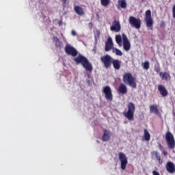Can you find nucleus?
<instances>
[{
  "mask_svg": "<svg viewBox=\"0 0 175 175\" xmlns=\"http://www.w3.org/2000/svg\"><path fill=\"white\" fill-rule=\"evenodd\" d=\"M142 66L143 69H144L145 70H148V69H150V62L146 61L145 62H142Z\"/></svg>",
  "mask_w": 175,
  "mask_h": 175,
  "instance_id": "nucleus-27",
  "label": "nucleus"
},
{
  "mask_svg": "<svg viewBox=\"0 0 175 175\" xmlns=\"http://www.w3.org/2000/svg\"><path fill=\"white\" fill-rule=\"evenodd\" d=\"M71 34L72 36H76L77 35V33H76V31L72 30Z\"/></svg>",
  "mask_w": 175,
  "mask_h": 175,
  "instance_id": "nucleus-33",
  "label": "nucleus"
},
{
  "mask_svg": "<svg viewBox=\"0 0 175 175\" xmlns=\"http://www.w3.org/2000/svg\"><path fill=\"white\" fill-rule=\"evenodd\" d=\"M166 170L170 174H174L175 173V165L172 161H168L165 165Z\"/></svg>",
  "mask_w": 175,
  "mask_h": 175,
  "instance_id": "nucleus-12",
  "label": "nucleus"
},
{
  "mask_svg": "<svg viewBox=\"0 0 175 175\" xmlns=\"http://www.w3.org/2000/svg\"><path fill=\"white\" fill-rule=\"evenodd\" d=\"M158 91L159 92H160L161 95L165 98V96H167V90H166V88H165L163 85H159L158 86Z\"/></svg>",
  "mask_w": 175,
  "mask_h": 175,
  "instance_id": "nucleus-15",
  "label": "nucleus"
},
{
  "mask_svg": "<svg viewBox=\"0 0 175 175\" xmlns=\"http://www.w3.org/2000/svg\"><path fill=\"white\" fill-rule=\"evenodd\" d=\"M96 142H97V143H100L99 140H96Z\"/></svg>",
  "mask_w": 175,
  "mask_h": 175,
  "instance_id": "nucleus-39",
  "label": "nucleus"
},
{
  "mask_svg": "<svg viewBox=\"0 0 175 175\" xmlns=\"http://www.w3.org/2000/svg\"><path fill=\"white\" fill-rule=\"evenodd\" d=\"M64 51L66 54L68 55H72V57H77V54H79V52L76 48L73 47L70 44H66V46L64 47Z\"/></svg>",
  "mask_w": 175,
  "mask_h": 175,
  "instance_id": "nucleus-5",
  "label": "nucleus"
},
{
  "mask_svg": "<svg viewBox=\"0 0 175 175\" xmlns=\"http://www.w3.org/2000/svg\"><path fill=\"white\" fill-rule=\"evenodd\" d=\"M111 64L116 70H120V69H121V61L118 59H113Z\"/></svg>",
  "mask_w": 175,
  "mask_h": 175,
  "instance_id": "nucleus-17",
  "label": "nucleus"
},
{
  "mask_svg": "<svg viewBox=\"0 0 175 175\" xmlns=\"http://www.w3.org/2000/svg\"><path fill=\"white\" fill-rule=\"evenodd\" d=\"M161 152H162V153L163 154V155H164L165 157H166V155H167V152H166V151L165 150V149H164L163 150H161Z\"/></svg>",
  "mask_w": 175,
  "mask_h": 175,
  "instance_id": "nucleus-34",
  "label": "nucleus"
},
{
  "mask_svg": "<svg viewBox=\"0 0 175 175\" xmlns=\"http://www.w3.org/2000/svg\"><path fill=\"white\" fill-rule=\"evenodd\" d=\"M145 23L146 24V27L152 30V27L154 25V21H152V18H145Z\"/></svg>",
  "mask_w": 175,
  "mask_h": 175,
  "instance_id": "nucleus-19",
  "label": "nucleus"
},
{
  "mask_svg": "<svg viewBox=\"0 0 175 175\" xmlns=\"http://www.w3.org/2000/svg\"><path fill=\"white\" fill-rule=\"evenodd\" d=\"M110 3V0H101V5L103 6H107Z\"/></svg>",
  "mask_w": 175,
  "mask_h": 175,
  "instance_id": "nucleus-29",
  "label": "nucleus"
},
{
  "mask_svg": "<svg viewBox=\"0 0 175 175\" xmlns=\"http://www.w3.org/2000/svg\"><path fill=\"white\" fill-rule=\"evenodd\" d=\"M127 109H128L127 111L123 112V116L124 117L127 118L129 121H133V119H134L133 117L135 116V103L132 102L129 103L128 104Z\"/></svg>",
  "mask_w": 175,
  "mask_h": 175,
  "instance_id": "nucleus-2",
  "label": "nucleus"
},
{
  "mask_svg": "<svg viewBox=\"0 0 175 175\" xmlns=\"http://www.w3.org/2000/svg\"><path fill=\"white\" fill-rule=\"evenodd\" d=\"M144 139L146 142H150V139H151V135H150V133L147 129L144 130Z\"/></svg>",
  "mask_w": 175,
  "mask_h": 175,
  "instance_id": "nucleus-23",
  "label": "nucleus"
},
{
  "mask_svg": "<svg viewBox=\"0 0 175 175\" xmlns=\"http://www.w3.org/2000/svg\"><path fill=\"white\" fill-rule=\"evenodd\" d=\"M159 148L160 151H163L165 150V147H163V146H162V144H161L160 143H159Z\"/></svg>",
  "mask_w": 175,
  "mask_h": 175,
  "instance_id": "nucleus-32",
  "label": "nucleus"
},
{
  "mask_svg": "<svg viewBox=\"0 0 175 175\" xmlns=\"http://www.w3.org/2000/svg\"><path fill=\"white\" fill-rule=\"evenodd\" d=\"M112 50V53H115L116 55H119L120 57L122 55V51H121V50L118 49V48L113 47Z\"/></svg>",
  "mask_w": 175,
  "mask_h": 175,
  "instance_id": "nucleus-25",
  "label": "nucleus"
},
{
  "mask_svg": "<svg viewBox=\"0 0 175 175\" xmlns=\"http://www.w3.org/2000/svg\"><path fill=\"white\" fill-rule=\"evenodd\" d=\"M103 92L105 94L106 100L108 102H111V100H113V93H111V88H110V86L104 87Z\"/></svg>",
  "mask_w": 175,
  "mask_h": 175,
  "instance_id": "nucleus-9",
  "label": "nucleus"
},
{
  "mask_svg": "<svg viewBox=\"0 0 175 175\" xmlns=\"http://www.w3.org/2000/svg\"><path fill=\"white\" fill-rule=\"evenodd\" d=\"M103 132L104 133L102 136L103 142H109L110 140V137L111 136V132L107 129H104Z\"/></svg>",
  "mask_w": 175,
  "mask_h": 175,
  "instance_id": "nucleus-14",
  "label": "nucleus"
},
{
  "mask_svg": "<svg viewBox=\"0 0 175 175\" xmlns=\"http://www.w3.org/2000/svg\"><path fill=\"white\" fill-rule=\"evenodd\" d=\"M88 84L89 85H91L92 84V81H91V79H88Z\"/></svg>",
  "mask_w": 175,
  "mask_h": 175,
  "instance_id": "nucleus-36",
  "label": "nucleus"
},
{
  "mask_svg": "<svg viewBox=\"0 0 175 175\" xmlns=\"http://www.w3.org/2000/svg\"><path fill=\"white\" fill-rule=\"evenodd\" d=\"M150 113H154L155 114H158L159 113V110L158 107L155 105H150Z\"/></svg>",
  "mask_w": 175,
  "mask_h": 175,
  "instance_id": "nucleus-24",
  "label": "nucleus"
},
{
  "mask_svg": "<svg viewBox=\"0 0 175 175\" xmlns=\"http://www.w3.org/2000/svg\"><path fill=\"white\" fill-rule=\"evenodd\" d=\"M165 140H166V143L167 144V147L170 150H173L175 148L174 137L173 136V134H172V133L168 131L166 133Z\"/></svg>",
  "mask_w": 175,
  "mask_h": 175,
  "instance_id": "nucleus-4",
  "label": "nucleus"
},
{
  "mask_svg": "<svg viewBox=\"0 0 175 175\" xmlns=\"http://www.w3.org/2000/svg\"><path fill=\"white\" fill-rule=\"evenodd\" d=\"M100 61L102 63H103L105 68H106V69H108V68H110V66H111L113 57H111V56H110L109 55H105L100 57Z\"/></svg>",
  "mask_w": 175,
  "mask_h": 175,
  "instance_id": "nucleus-7",
  "label": "nucleus"
},
{
  "mask_svg": "<svg viewBox=\"0 0 175 175\" xmlns=\"http://www.w3.org/2000/svg\"><path fill=\"white\" fill-rule=\"evenodd\" d=\"M129 23L137 29H140V27H142V21L140 18H136L135 16H130Z\"/></svg>",
  "mask_w": 175,
  "mask_h": 175,
  "instance_id": "nucleus-8",
  "label": "nucleus"
},
{
  "mask_svg": "<svg viewBox=\"0 0 175 175\" xmlns=\"http://www.w3.org/2000/svg\"><path fill=\"white\" fill-rule=\"evenodd\" d=\"M74 62L77 65H79V64H81L85 70L92 72V64H91L90 61H88V59L84 57V55L79 54L77 57L74 58Z\"/></svg>",
  "mask_w": 175,
  "mask_h": 175,
  "instance_id": "nucleus-1",
  "label": "nucleus"
},
{
  "mask_svg": "<svg viewBox=\"0 0 175 175\" xmlns=\"http://www.w3.org/2000/svg\"><path fill=\"white\" fill-rule=\"evenodd\" d=\"M90 24H92V23H90Z\"/></svg>",
  "mask_w": 175,
  "mask_h": 175,
  "instance_id": "nucleus-40",
  "label": "nucleus"
},
{
  "mask_svg": "<svg viewBox=\"0 0 175 175\" xmlns=\"http://www.w3.org/2000/svg\"><path fill=\"white\" fill-rule=\"evenodd\" d=\"M154 71L157 72V73H159V72L161 71V68H159V66H154Z\"/></svg>",
  "mask_w": 175,
  "mask_h": 175,
  "instance_id": "nucleus-31",
  "label": "nucleus"
},
{
  "mask_svg": "<svg viewBox=\"0 0 175 175\" xmlns=\"http://www.w3.org/2000/svg\"><path fill=\"white\" fill-rule=\"evenodd\" d=\"M160 77L162 79V80H167V79L170 77V75L166 72H160Z\"/></svg>",
  "mask_w": 175,
  "mask_h": 175,
  "instance_id": "nucleus-26",
  "label": "nucleus"
},
{
  "mask_svg": "<svg viewBox=\"0 0 175 175\" xmlns=\"http://www.w3.org/2000/svg\"><path fill=\"white\" fill-rule=\"evenodd\" d=\"M115 40L118 46H121L122 44V36L120 34L116 35Z\"/></svg>",
  "mask_w": 175,
  "mask_h": 175,
  "instance_id": "nucleus-21",
  "label": "nucleus"
},
{
  "mask_svg": "<svg viewBox=\"0 0 175 175\" xmlns=\"http://www.w3.org/2000/svg\"><path fill=\"white\" fill-rule=\"evenodd\" d=\"M110 30L113 32H120L121 31V25L118 21H113L112 25L110 27Z\"/></svg>",
  "mask_w": 175,
  "mask_h": 175,
  "instance_id": "nucleus-11",
  "label": "nucleus"
},
{
  "mask_svg": "<svg viewBox=\"0 0 175 175\" xmlns=\"http://www.w3.org/2000/svg\"><path fill=\"white\" fill-rule=\"evenodd\" d=\"M152 174H153V175H160V174H159V172H157V171H155V170L152 171Z\"/></svg>",
  "mask_w": 175,
  "mask_h": 175,
  "instance_id": "nucleus-35",
  "label": "nucleus"
},
{
  "mask_svg": "<svg viewBox=\"0 0 175 175\" xmlns=\"http://www.w3.org/2000/svg\"><path fill=\"white\" fill-rule=\"evenodd\" d=\"M119 92L120 94H122L123 95H125L126 92H128V88H126V85H125L124 83H121L119 86Z\"/></svg>",
  "mask_w": 175,
  "mask_h": 175,
  "instance_id": "nucleus-18",
  "label": "nucleus"
},
{
  "mask_svg": "<svg viewBox=\"0 0 175 175\" xmlns=\"http://www.w3.org/2000/svg\"><path fill=\"white\" fill-rule=\"evenodd\" d=\"M52 40L54 43V44L55 45V47L57 49H61L62 46V41H61L59 40V38H58V37L57 36H54L53 38H52Z\"/></svg>",
  "mask_w": 175,
  "mask_h": 175,
  "instance_id": "nucleus-16",
  "label": "nucleus"
},
{
  "mask_svg": "<svg viewBox=\"0 0 175 175\" xmlns=\"http://www.w3.org/2000/svg\"><path fill=\"white\" fill-rule=\"evenodd\" d=\"M113 46H114V44H113V40L111 39V37H108L107 41L105 43V51H110L111 49H113Z\"/></svg>",
  "mask_w": 175,
  "mask_h": 175,
  "instance_id": "nucleus-13",
  "label": "nucleus"
},
{
  "mask_svg": "<svg viewBox=\"0 0 175 175\" xmlns=\"http://www.w3.org/2000/svg\"><path fill=\"white\" fill-rule=\"evenodd\" d=\"M118 158L122 170H125V169H126V165H128V158H126V155L123 152H119Z\"/></svg>",
  "mask_w": 175,
  "mask_h": 175,
  "instance_id": "nucleus-6",
  "label": "nucleus"
},
{
  "mask_svg": "<svg viewBox=\"0 0 175 175\" xmlns=\"http://www.w3.org/2000/svg\"><path fill=\"white\" fill-rule=\"evenodd\" d=\"M118 4L122 8V9H126V1L118 0Z\"/></svg>",
  "mask_w": 175,
  "mask_h": 175,
  "instance_id": "nucleus-28",
  "label": "nucleus"
},
{
  "mask_svg": "<svg viewBox=\"0 0 175 175\" xmlns=\"http://www.w3.org/2000/svg\"><path fill=\"white\" fill-rule=\"evenodd\" d=\"M74 10L79 16H83L84 14V10L80 6H75Z\"/></svg>",
  "mask_w": 175,
  "mask_h": 175,
  "instance_id": "nucleus-20",
  "label": "nucleus"
},
{
  "mask_svg": "<svg viewBox=\"0 0 175 175\" xmlns=\"http://www.w3.org/2000/svg\"><path fill=\"white\" fill-rule=\"evenodd\" d=\"M62 1L63 2L64 6H65V5H66V2H67L68 0H62Z\"/></svg>",
  "mask_w": 175,
  "mask_h": 175,
  "instance_id": "nucleus-37",
  "label": "nucleus"
},
{
  "mask_svg": "<svg viewBox=\"0 0 175 175\" xmlns=\"http://www.w3.org/2000/svg\"><path fill=\"white\" fill-rule=\"evenodd\" d=\"M122 44L124 51H129L131 50V42L125 33H122Z\"/></svg>",
  "mask_w": 175,
  "mask_h": 175,
  "instance_id": "nucleus-10",
  "label": "nucleus"
},
{
  "mask_svg": "<svg viewBox=\"0 0 175 175\" xmlns=\"http://www.w3.org/2000/svg\"><path fill=\"white\" fill-rule=\"evenodd\" d=\"M146 17L145 18H151V10H148L147 11H146Z\"/></svg>",
  "mask_w": 175,
  "mask_h": 175,
  "instance_id": "nucleus-30",
  "label": "nucleus"
},
{
  "mask_svg": "<svg viewBox=\"0 0 175 175\" xmlns=\"http://www.w3.org/2000/svg\"><path fill=\"white\" fill-rule=\"evenodd\" d=\"M152 155H155L157 161H159V163L160 165H162V163H163V161L162 159H161V154H159V153H158L157 151H153L152 152Z\"/></svg>",
  "mask_w": 175,
  "mask_h": 175,
  "instance_id": "nucleus-22",
  "label": "nucleus"
},
{
  "mask_svg": "<svg viewBox=\"0 0 175 175\" xmlns=\"http://www.w3.org/2000/svg\"><path fill=\"white\" fill-rule=\"evenodd\" d=\"M135 77L132 76V74L128 72L124 75L123 76V81L125 84H129L130 87L133 88H136V81Z\"/></svg>",
  "mask_w": 175,
  "mask_h": 175,
  "instance_id": "nucleus-3",
  "label": "nucleus"
},
{
  "mask_svg": "<svg viewBox=\"0 0 175 175\" xmlns=\"http://www.w3.org/2000/svg\"><path fill=\"white\" fill-rule=\"evenodd\" d=\"M94 52V54L96 53V46H94L92 50Z\"/></svg>",
  "mask_w": 175,
  "mask_h": 175,
  "instance_id": "nucleus-38",
  "label": "nucleus"
}]
</instances>
